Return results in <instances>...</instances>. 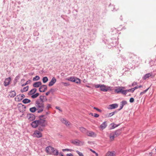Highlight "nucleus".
I'll return each instance as SVG.
<instances>
[{"label":"nucleus","mask_w":156,"mask_h":156,"mask_svg":"<svg viewBox=\"0 0 156 156\" xmlns=\"http://www.w3.org/2000/svg\"><path fill=\"white\" fill-rule=\"evenodd\" d=\"M43 96H40V99H37L35 101V106L37 108V113H40L42 112L44 108V105L43 98Z\"/></svg>","instance_id":"nucleus-1"},{"label":"nucleus","mask_w":156,"mask_h":156,"mask_svg":"<svg viewBox=\"0 0 156 156\" xmlns=\"http://www.w3.org/2000/svg\"><path fill=\"white\" fill-rule=\"evenodd\" d=\"M38 129L40 131H42L46 126V120L40 119L38 120Z\"/></svg>","instance_id":"nucleus-2"},{"label":"nucleus","mask_w":156,"mask_h":156,"mask_svg":"<svg viewBox=\"0 0 156 156\" xmlns=\"http://www.w3.org/2000/svg\"><path fill=\"white\" fill-rule=\"evenodd\" d=\"M110 45L107 46L108 48H111V47H115L116 46L117 44V40L116 39H112L110 43Z\"/></svg>","instance_id":"nucleus-3"},{"label":"nucleus","mask_w":156,"mask_h":156,"mask_svg":"<svg viewBox=\"0 0 156 156\" xmlns=\"http://www.w3.org/2000/svg\"><path fill=\"white\" fill-rule=\"evenodd\" d=\"M71 143L76 146H81L83 145L84 144V142L81 141L78 139H75L72 140L71 141Z\"/></svg>","instance_id":"nucleus-4"},{"label":"nucleus","mask_w":156,"mask_h":156,"mask_svg":"<svg viewBox=\"0 0 156 156\" xmlns=\"http://www.w3.org/2000/svg\"><path fill=\"white\" fill-rule=\"evenodd\" d=\"M86 135L87 136L92 137H95L97 136L96 134L94 132L88 130Z\"/></svg>","instance_id":"nucleus-5"},{"label":"nucleus","mask_w":156,"mask_h":156,"mask_svg":"<svg viewBox=\"0 0 156 156\" xmlns=\"http://www.w3.org/2000/svg\"><path fill=\"white\" fill-rule=\"evenodd\" d=\"M41 132V131L39 130H36L34 131V134L37 138L41 137L42 136V134Z\"/></svg>","instance_id":"nucleus-6"},{"label":"nucleus","mask_w":156,"mask_h":156,"mask_svg":"<svg viewBox=\"0 0 156 156\" xmlns=\"http://www.w3.org/2000/svg\"><path fill=\"white\" fill-rule=\"evenodd\" d=\"M47 89V87L46 85H43L41 86L39 88V91L40 92H44Z\"/></svg>","instance_id":"nucleus-7"},{"label":"nucleus","mask_w":156,"mask_h":156,"mask_svg":"<svg viewBox=\"0 0 156 156\" xmlns=\"http://www.w3.org/2000/svg\"><path fill=\"white\" fill-rule=\"evenodd\" d=\"M11 80V78L10 77H9L7 78H6L4 82V85L5 87H6L9 85V83Z\"/></svg>","instance_id":"nucleus-8"},{"label":"nucleus","mask_w":156,"mask_h":156,"mask_svg":"<svg viewBox=\"0 0 156 156\" xmlns=\"http://www.w3.org/2000/svg\"><path fill=\"white\" fill-rule=\"evenodd\" d=\"M56 79L55 77H53L48 84V86L51 87L56 82Z\"/></svg>","instance_id":"nucleus-9"},{"label":"nucleus","mask_w":156,"mask_h":156,"mask_svg":"<svg viewBox=\"0 0 156 156\" xmlns=\"http://www.w3.org/2000/svg\"><path fill=\"white\" fill-rule=\"evenodd\" d=\"M38 120H35L31 124L32 126L34 128H36L37 127H38Z\"/></svg>","instance_id":"nucleus-10"},{"label":"nucleus","mask_w":156,"mask_h":156,"mask_svg":"<svg viewBox=\"0 0 156 156\" xmlns=\"http://www.w3.org/2000/svg\"><path fill=\"white\" fill-rule=\"evenodd\" d=\"M54 147L49 146L47 147L45 149L46 151L49 154L51 153L52 150H53Z\"/></svg>","instance_id":"nucleus-11"},{"label":"nucleus","mask_w":156,"mask_h":156,"mask_svg":"<svg viewBox=\"0 0 156 156\" xmlns=\"http://www.w3.org/2000/svg\"><path fill=\"white\" fill-rule=\"evenodd\" d=\"M49 154L53 155L55 156H57L58 154V151L56 149H55L53 148V150H52V151Z\"/></svg>","instance_id":"nucleus-12"},{"label":"nucleus","mask_w":156,"mask_h":156,"mask_svg":"<svg viewBox=\"0 0 156 156\" xmlns=\"http://www.w3.org/2000/svg\"><path fill=\"white\" fill-rule=\"evenodd\" d=\"M152 73H147L143 77L144 80H146L148 79L149 77L152 76Z\"/></svg>","instance_id":"nucleus-13"},{"label":"nucleus","mask_w":156,"mask_h":156,"mask_svg":"<svg viewBox=\"0 0 156 156\" xmlns=\"http://www.w3.org/2000/svg\"><path fill=\"white\" fill-rule=\"evenodd\" d=\"M127 104V102L125 101H123L121 102L120 108L118 109V111H119L122 109L124 105Z\"/></svg>","instance_id":"nucleus-14"},{"label":"nucleus","mask_w":156,"mask_h":156,"mask_svg":"<svg viewBox=\"0 0 156 156\" xmlns=\"http://www.w3.org/2000/svg\"><path fill=\"white\" fill-rule=\"evenodd\" d=\"M41 84L42 83L41 82H37L34 83L33 86L34 87H38L41 86Z\"/></svg>","instance_id":"nucleus-15"},{"label":"nucleus","mask_w":156,"mask_h":156,"mask_svg":"<svg viewBox=\"0 0 156 156\" xmlns=\"http://www.w3.org/2000/svg\"><path fill=\"white\" fill-rule=\"evenodd\" d=\"M79 129L81 132L86 134L88 131L87 129L83 127H80Z\"/></svg>","instance_id":"nucleus-16"},{"label":"nucleus","mask_w":156,"mask_h":156,"mask_svg":"<svg viewBox=\"0 0 156 156\" xmlns=\"http://www.w3.org/2000/svg\"><path fill=\"white\" fill-rule=\"evenodd\" d=\"M100 87V90L103 91H107L108 89L106 88L105 86L103 84H101Z\"/></svg>","instance_id":"nucleus-17"},{"label":"nucleus","mask_w":156,"mask_h":156,"mask_svg":"<svg viewBox=\"0 0 156 156\" xmlns=\"http://www.w3.org/2000/svg\"><path fill=\"white\" fill-rule=\"evenodd\" d=\"M116 107H117V104H115L109 105L108 106V108L109 109H112L115 108H116Z\"/></svg>","instance_id":"nucleus-18"},{"label":"nucleus","mask_w":156,"mask_h":156,"mask_svg":"<svg viewBox=\"0 0 156 156\" xmlns=\"http://www.w3.org/2000/svg\"><path fill=\"white\" fill-rule=\"evenodd\" d=\"M36 89L34 88L31 90L28 93V95H32L34 94L36 91Z\"/></svg>","instance_id":"nucleus-19"},{"label":"nucleus","mask_w":156,"mask_h":156,"mask_svg":"<svg viewBox=\"0 0 156 156\" xmlns=\"http://www.w3.org/2000/svg\"><path fill=\"white\" fill-rule=\"evenodd\" d=\"M16 95V93L14 91H10L9 92V96L12 98H13Z\"/></svg>","instance_id":"nucleus-20"},{"label":"nucleus","mask_w":156,"mask_h":156,"mask_svg":"<svg viewBox=\"0 0 156 156\" xmlns=\"http://www.w3.org/2000/svg\"><path fill=\"white\" fill-rule=\"evenodd\" d=\"M117 127V125L114 123H111L109 126V128L110 129H112L115 128Z\"/></svg>","instance_id":"nucleus-21"},{"label":"nucleus","mask_w":156,"mask_h":156,"mask_svg":"<svg viewBox=\"0 0 156 156\" xmlns=\"http://www.w3.org/2000/svg\"><path fill=\"white\" fill-rule=\"evenodd\" d=\"M107 126L106 122H104L100 125V128L103 129H105Z\"/></svg>","instance_id":"nucleus-22"},{"label":"nucleus","mask_w":156,"mask_h":156,"mask_svg":"<svg viewBox=\"0 0 156 156\" xmlns=\"http://www.w3.org/2000/svg\"><path fill=\"white\" fill-rule=\"evenodd\" d=\"M28 119L30 120H33L35 119V116L32 114H30L28 116Z\"/></svg>","instance_id":"nucleus-23"},{"label":"nucleus","mask_w":156,"mask_h":156,"mask_svg":"<svg viewBox=\"0 0 156 156\" xmlns=\"http://www.w3.org/2000/svg\"><path fill=\"white\" fill-rule=\"evenodd\" d=\"M114 152L108 151L106 154L105 156H114Z\"/></svg>","instance_id":"nucleus-24"},{"label":"nucleus","mask_w":156,"mask_h":156,"mask_svg":"<svg viewBox=\"0 0 156 156\" xmlns=\"http://www.w3.org/2000/svg\"><path fill=\"white\" fill-rule=\"evenodd\" d=\"M37 110V108L36 107H34L32 108H30V111L31 112H34Z\"/></svg>","instance_id":"nucleus-25"},{"label":"nucleus","mask_w":156,"mask_h":156,"mask_svg":"<svg viewBox=\"0 0 156 156\" xmlns=\"http://www.w3.org/2000/svg\"><path fill=\"white\" fill-rule=\"evenodd\" d=\"M61 121L62 123H65L66 126H69V122L66 121L65 119H62L61 120Z\"/></svg>","instance_id":"nucleus-26"},{"label":"nucleus","mask_w":156,"mask_h":156,"mask_svg":"<svg viewBox=\"0 0 156 156\" xmlns=\"http://www.w3.org/2000/svg\"><path fill=\"white\" fill-rule=\"evenodd\" d=\"M61 121L62 123H65L66 126H69V122L66 121L65 119H62L61 120Z\"/></svg>","instance_id":"nucleus-27"},{"label":"nucleus","mask_w":156,"mask_h":156,"mask_svg":"<svg viewBox=\"0 0 156 156\" xmlns=\"http://www.w3.org/2000/svg\"><path fill=\"white\" fill-rule=\"evenodd\" d=\"M75 78L74 77H71L67 78L66 80H67L69 81L74 82L76 81V80H75Z\"/></svg>","instance_id":"nucleus-28"},{"label":"nucleus","mask_w":156,"mask_h":156,"mask_svg":"<svg viewBox=\"0 0 156 156\" xmlns=\"http://www.w3.org/2000/svg\"><path fill=\"white\" fill-rule=\"evenodd\" d=\"M124 89V87H118V93H121L122 91Z\"/></svg>","instance_id":"nucleus-29"},{"label":"nucleus","mask_w":156,"mask_h":156,"mask_svg":"<svg viewBox=\"0 0 156 156\" xmlns=\"http://www.w3.org/2000/svg\"><path fill=\"white\" fill-rule=\"evenodd\" d=\"M31 101L30 100L28 99L25 98L23 100V102L24 104L29 103Z\"/></svg>","instance_id":"nucleus-30"},{"label":"nucleus","mask_w":156,"mask_h":156,"mask_svg":"<svg viewBox=\"0 0 156 156\" xmlns=\"http://www.w3.org/2000/svg\"><path fill=\"white\" fill-rule=\"evenodd\" d=\"M28 88H29L28 86H26V87H24L23 89H21V90H20V91L22 92H26L28 90Z\"/></svg>","instance_id":"nucleus-31"},{"label":"nucleus","mask_w":156,"mask_h":156,"mask_svg":"<svg viewBox=\"0 0 156 156\" xmlns=\"http://www.w3.org/2000/svg\"><path fill=\"white\" fill-rule=\"evenodd\" d=\"M48 81V79L46 76H45L43 77L42 79V81L43 83H45L47 82Z\"/></svg>","instance_id":"nucleus-32"},{"label":"nucleus","mask_w":156,"mask_h":156,"mask_svg":"<svg viewBox=\"0 0 156 156\" xmlns=\"http://www.w3.org/2000/svg\"><path fill=\"white\" fill-rule=\"evenodd\" d=\"M39 95V94L38 93H36L35 94H33L32 95L31 97L33 99L37 97Z\"/></svg>","instance_id":"nucleus-33"},{"label":"nucleus","mask_w":156,"mask_h":156,"mask_svg":"<svg viewBox=\"0 0 156 156\" xmlns=\"http://www.w3.org/2000/svg\"><path fill=\"white\" fill-rule=\"evenodd\" d=\"M17 97H18V99L19 100H22L25 97V96L24 94H22V95H19Z\"/></svg>","instance_id":"nucleus-34"},{"label":"nucleus","mask_w":156,"mask_h":156,"mask_svg":"<svg viewBox=\"0 0 156 156\" xmlns=\"http://www.w3.org/2000/svg\"><path fill=\"white\" fill-rule=\"evenodd\" d=\"M110 138L111 140H113L115 137V134L113 133H111L110 135Z\"/></svg>","instance_id":"nucleus-35"},{"label":"nucleus","mask_w":156,"mask_h":156,"mask_svg":"<svg viewBox=\"0 0 156 156\" xmlns=\"http://www.w3.org/2000/svg\"><path fill=\"white\" fill-rule=\"evenodd\" d=\"M40 79L39 76H36L35 77L33 78V80L34 81L39 80Z\"/></svg>","instance_id":"nucleus-36"},{"label":"nucleus","mask_w":156,"mask_h":156,"mask_svg":"<svg viewBox=\"0 0 156 156\" xmlns=\"http://www.w3.org/2000/svg\"><path fill=\"white\" fill-rule=\"evenodd\" d=\"M75 80H76V81L74 82H76L77 83H81L80 79L78 78H76L75 79Z\"/></svg>","instance_id":"nucleus-37"},{"label":"nucleus","mask_w":156,"mask_h":156,"mask_svg":"<svg viewBox=\"0 0 156 156\" xmlns=\"http://www.w3.org/2000/svg\"><path fill=\"white\" fill-rule=\"evenodd\" d=\"M135 89L134 87L132 88L131 89L127 90V91L128 92H133L135 90Z\"/></svg>","instance_id":"nucleus-38"},{"label":"nucleus","mask_w":156,"mask_h":156,"mask_svg":"<svg viewBox=\"0 0 156 156\" xmlns=\"http://www.w3.org/2000/svg\"><path fill=\"white\" fill-rule=\"evenodd\" d=\"M62 151H70L71 152L73 151V150L69 149H63L62 150Z\"/></svg>","instance_id":"nucleus-39"},{"label":"nucleus","mask_w":156,"mask_h":156,"mask_svg":"<svg viewBox=\"0 0 156 156\" xmlns=\"http://www.w3.org/2000/svg\"><path fill=\"white\" fill-rule=\"evenodd\" d=\"M76 152L78 154L79 156H84L83 154L82 153L78 151H76Z\"/></svg>","instance_id":"nucleus-40"},{"label":"nucleus","mask_w":156,"mask_h":156,"mask_svg":"<svg viewBox=\"0 0 156 156\" xmlns=\"http://www.w3.org/2000/svg\"><path fill=\"white\" fill-rule=\"evenodd\" d=\"M30 80H29L28 81H27L25 83L23 84L22 85V87L26 85L27 84H28L30 83Z\"/></svg>","instance_id":"nucleus-41"},{"label":"nucleus","mask_w":156,"mask_h":156,"mask_svg":"<svg viewBox=\"0 0 156 156\" xmlns=\"http://www.w3.org/2000/svg\"><path fill=\"white\" fill-rule=\"evenodd\" d=\"M127 90H123L120 93L122 94H125V95H126V93H127Z\"/></svg>","instance_id":"nucleus-42"},{"label":"nucleus","mask_w":156,"mask_h":156,"mask_svg":"<svg viewBox=\"0 0 156 156\" xmlns=\"http://www.w3.org/2000/svg\"><path fill=\"white\" fill-rule=\"evenodd\" d=\"M149 88H147V89L141 92L140 93V95H142V94H143L145 93L148 90Z\"/></svg>","instance_id":"nucleus-43"},{"label":"nucleus","mask_w":156,"mask_h":156,"mask_svg":"<svg viewBox=\"0 0 156 156\" xmlns=\"http://www.w3.org/2000/svg\"><path fill=\"white\" fill-rule=\"evenodd\" d=\"M115 113V112H112L109 113L108 114V117H111V116L113 115Z\"/></svg>","instance_id":"nucleus-44"},{"label":"nucleus","mask_w":156,"mask_h":156,"mask_svg":"<svg viewBox=\"0 0 156 156\" xmlns=\"http://www.w3.org/2000/svg\"><path fill=\"white\" fill-rule=\"evenodd\" d=\"M134 101V99L133 98H131L129 99V102L130 103H133Z\"/></svg>","instance_id":"nucleus-45"},{"label":"nucleus","mask_w":156,"mask_h":156,"mask_svg":"<svg viewBox=\"0 0 156 156\" xmlns=\"http://www.w3.org/2000/svg\"><path fill=\"white\" fill-rule=\"evenodd\" d=\"M142 87V85H140V86H136L134 87L135 90L136 89H138V88H141Z\"/></svg>","instance_id":"nucleus-46"},{"label":"nucleus","mask_w":156,"mask_h":156,"mask_svg":"<svg viewBox=\"0 0 156 156\" xmlns=\"http://www.w3.org/2000/svg\"><path fill=\"white\" fill-rule=\"evenodd\" d=\"M94 108L95 109H96V110H97V111H98L100 112H101V110H100V109H99L96 107H94Z\"/></svg>","instance_id":"nucleus-47"},{"label":"nucleus","mask_w":156,"mask_h":156,"mask_svg":"<svg viewBox=\"0 0 156 156\" xmlns=\"http://www.w3.org/2000/svg\"><path fill=\"white\" fill-rule=\"evenodd\" d=\"M101 84H96L95 85V87L96 88H98L99 87H100L101 86Z\"/></svg>","instance_id":"nucleus-48"},{"label":"nucleus","mask_w":156,"mask_h":156,"mask_svg":"<svg viewBox=\"0 0 156 156\" xmlns=\"http://www.w3.org/2000/svg\"><path fill=\"white\" fill-rule=\"evenodd\" d=\"M51 107V105L50 104H48L47 107L46 108L48 109L49 108Z\"/></svg>","instance_id":"nucleus-49"},{"label":"nucleus","mask_w":156,"mask_h":156,"mask_svg":"<svg viewBox=\"0 0 156 156\" xmlns=\"http://www.w3.org/2000/svg\"><path fill=\"white\" fill-rule=\"evenodd\" d=\"M94 116L95 117L97 118L99 116V115L98 114L94 113Z\"/></svg>","instance_id":"nucleus-50"},{"label":"nucleus","mask_w":156,"mask_h":156,"mask_svg":"<svg viewBox=\"0 0 156 156\" xmlns=\"http://www.w3.org/2000/svg\"><path fill=\"white\" fill-rule=\"evenodd\" d=\"M93 34H94V36L93 37V38H92L90 39L91 40H94V39L96 37V35L94 33Z\"/></svg>","instance_id":"nucleus-51"},{"label":"nucleus","mask_w":156,"mask_h":156,"mask_svg":"<svg viewBox=\"0 0 156 156\" xmlns=\"http://www.w3.org/2000/svg\"><path fill=\"white\" fill-rule=\"evenodd\" d=\"M137 84V83L136 82H133V83H132V86H134L135 85H136Z\"/></svg>","instance_id":"nucleus-52"},{"label":"nucleus","mask_w":156,"mask_h":156,"mask_svg":"<svg viewBox=\"0 0 156 156\" xmlns=\"http://www.w3.org/2000/svg\"><path fill=\"white\" fill-rule=\"evenodd\" d=\"M67 156H73V154L71 153L67 154H66Z\"/></svg>","instance_id":"nucleus-53"},{"label":"nucleus","mask_w":156,"mask_h":156,"mask_svg":"<svg viewBox=\"0 0 156 156\" xmlns=\"http://www.w3.org/2000/svg\"><path fill=\"white\" fill-rule=\"evenodd\" d=\"M44 116V115H41L39 117V119H41V118L43 117Z\"/></svg>","instance_id":"nucleus-54"},{"label":"nucleus","mask_w":156,"mask_h":156,"mask_svg":"<svg viewBox=\"0 0 156 156\" xmlns=\"http://www.w3.org/2000/svg\"><path fill=\"white\" fill-rule=\"evenodd\" d=\"M63 83L64 84V85L66 86H68L69 85V84L67 83Z\"/></svg>","instance_id":"nucleus-55"},{"label":"nucleus","mask_w":156,"mask_h":156,"mask_svg":"<svg viewBox=\"0 0 156 156\" xmlns=\"http://www.w3.org/2000/svg\"><path fill=\"white\" fill-rule=\"evenodd\" d=\"M90 151H91L92 152L94 153H95V152H96L95 151H94L93 150L91 149H90Z\"/></svg>","instance_id":"nucleus-56"},{"label":"nucleus","mask_w":156,"mask_h":156,"mask_svg":"<svg viewBox=\"0 0 156 156\" xmlns=\"http://www.w3.org/2000/svg\"><path fill=\"white\" fill-rule=\"evenodd\" d=\"M50 92H49V91H48V92H47L46 93V95H48L50 93Z\"/></svg>","instance_id":"nucleus-57"},{"label":"nucleus","mask_w":156,"mask_h":156,"mask_svg":"<svg viewBox=\"0 0 156 156\" xmlns=\"http://www.w3.org/2000/svg\"><path fill=\"white\" fill-rule=\"evenodd\" d=\"M53 89H51L49 91V92H50V93H51V92H53Z\"/></svg>","instance_id":"nucleus-58"},{"label":"nucleus","mask_w":156,"mask_h":156,"mask_svg":"<svg viewBox=\"0 0 156 156\" xmlns=\"http://www.w3.org/2000/svg\"><path fill=\"white\" fill-rule=\"evenodd\" d=\"M56 108L57 109H58V110H60V109H59L60 108H59V107L56 106Z\"/></svg>","instance_id":"nucleus-59"},{"label":"nucleus","mask_w":156,"mask_h":156,"mask_svg":"<svg viewBox=\"0 0 156 156\" xmlns=\"http://www.w3.org/2000/svg\"><path fill=\"white\" fill-rule=\"evenodd\" d=\"M95 154L96 156H98V154L96 152H95Z\"/></svg>","instance_id":"nucleus-60"},{"label":"nucleus","mask_w":156,"mask_h":156,"mask_svg":"<svg viewBox=\"0 0 156 156\" xmlns=\"http://www.w3.org/2000/svg\"><path fill=\"white\" fill-rule=\"evenodd\" d=\"M86 86L88 88H90V86H88V85H86Z\"/></svg>","instance_id":"nucleus-61"},{"label":"nucleus","mask_w":156,"mask_h":156,"mask_svg":"<svg viewBox=\"0 0 156 156\" xmlns=\"http://www.w3.org/2000/svg\"><path fill=\"white\" fill-rule=\"evenodd\" d=\"M49 114V113L48 112H46V114L47 115H48Z\"/></svg>","instance_id":"nucleus-62"},{"label":"nucleus","mask_w":156,"mask_h":156,"mask_svg":"<svg viewBox=\"0 0 156 156\" xmlns=\"http://www.w3.org/2000/svg\"><path fill=\"white\" fill-rule=\"evenodd\" d=\"M18 78H19L18 76H16V79H18Z\"/></svg>","instance_id":"nucleus-63"},{"label":"nucleus","mask_w":156,"mask_h":156,"mask_svg":"<svg viewBox=\"0 0 156 156\" xmlns=\"http://www.w3.org/2000/svg\"><path fill=\"white\" fill-rule=\"evenodd\" d=\"M91 115L92 116H94L93 114L92 113H91Z\"/></svg>","instance_id":"nucleus-64"}]
</instances>
